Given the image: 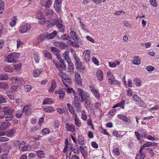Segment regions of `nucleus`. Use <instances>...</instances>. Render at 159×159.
I'll use <instances>...</instances> for the list:
<instances>
[{"instance_id":"nucleus-1","label":"nucleus","mask_w":159,"mask_h":159,"mask_svg":"<svg viewBox=\"0 0 159 159\" xmlns=\"http://www.w3.org/2000/svg\"><path fill=\"white\" fill-rule=\"evenodd\" d=\"M77 93L81 98V102H83L84 100H86L87 98L89 97L88 93L80 88H78L77 90Z\"/></svg>"},{"instance_id":"nucleus-2","label":"nucleus","mask_w":159,"mask_h":159,"mask_svg":"<svg viewBox=\"0 0 159 159\" xmlns=\"http://www.w3.org/2000/svg\"><path fill=\"white\" fill-rule=\"evenodd\" d=\"M20 56L19 53L13 52L8 55L7 58V61L8 63H12L15 61Z\"/></svg>"},{"instance_id":"nucleus-3","label":"nucleus","mask_w":159,"mask_h":159,"mask_svg":"<svg viewBox=\"0 0 159 159\" xmlns=\"http://www.w3.org/2000/svg\"><path fill=\"white\" fill-rule=\"evenodd\" d=\"M56 26L59 32L63 33L65 30V26L62 24V20L60 19H55Z\"/></svg>"},{"instance_id":"nucleus-4","label":"nucleus","mask_w":159,"mask_h":159,"mask_svg":"<svg viewBox=\"0 0 159 159\" xmlns=\"http://www.w3.org/2000/svg\"><path fill=\"white\" fill-rule=\"evenodd\" d=\"M69 43L70 44L71 46L73 47L79 48L80 45H83V44L82 41L79 39H77L74 40V41H69Z\"/></svg>"},{"instance_id":"nucleus-5","label":"nucleus","mask_w":159,"mask_h":159,"mask_svg":"<svg viewBox=\"0 0 159 159\" xmlns=\"http://www.w3.org/2000/svg\"><path fill=\"white\" fill-rule=\"evenodd\" d=\"M90 51L89 50H86L84 51L83 55V61L86 62L90 61Z\"/></svg>"},{"instance_id":"nucleus-6","label":"nucleus","mask_w":159,"mask_h":159,"mask_svg":"<svg viewBox=\"0 0 159 159\" xmlns=\"http://www.w3.org/2000/svg\"><path fill=\"white\" fill-rule=\"evenodd\" d=\"M2 111L6 115H13L12 113L14 112V110L10 108L9 107L4 106L2 108Z\"/></svg>"},{"instance_id":"nucleus-7","label":"nucleus","mask_w":159,"mask_h":159,"mask_svg":"<svg viewBox=\"0 0 159 159\" xmlns=\"http://www.w3.org/2000/svg\"><path fill=\"white\" fill-rule=\"evenodd\" d=\"M30 28L31 27L30 25H24L20 27L19 29V32L21 34L24 33L29 31Z\"/></svg>"},{"instance_id":"nucleus-8","label":"nucleus","mask_w":159,"mask_h":159,"mask_svg":"<svg viewBox=\"0 0 159 159\" xmlns=\"http://www.w3.org/2000/svg\"><path fill=\"white\" fill-rule=\"evenodd\" d=\"M75 79L76 84L80 86H81L82 82V79L80 74L77 72L75 73Z\"/></svg>"},{"instance_id":"nucleus-9","label":"nucleus","mask_w":159,"mask_h":159,"mask_svg":"<svg viewBox=\"0 0 159 159\" xmlns=\"http://www.w3.org/2000/svg\"><path fill=\"white\" fill-rule=\"evenodd\" d=\"M66 130L68 131L74 132L75 131V125L71 124H67L65 126Z\"/></svg>"},{"instance_id":"nucleus-10","label":"nucleus","mask_w":159,"mask_h":159,"mask_svg":"<svg viewBox=\"0 0 159 159\" xmlns=\"http://www.w3.org/2000/svg\"><path fill=\"white\" fill-rule=\"evenodd\" d=\"M47 37V35L46 33L40 34L38 37L37 43L39 44L41 42L44 40Z\"/></svg>"},{"instance_id":"nucleus-11","label":"nucleus","mask_w":159,"mask_h":159,"mask_svg":"<svg viewBox=\"0 0 159 159\" xmlns=\"http://www.w3.org/2000/svg\"><path fill=\"white\" fill-rule=\"evenodd\" d=\"M108 82L110 85L113 84L120 85V83L117 80H115V78L114 76H112V78L108 79Z\"/></svg>"},{"instance_id":"nucleus-12","label":"nucleus","mask_w":159,"mask_h":159,"mask_svg":"<svg viewBox=\"0 0 159 159\" xmlns=\"http://www.w3.org/2000/svg\"><path fill=\"white\" fill-rule=\"evenodd\" d=\"M89 88L91 91L94 95L97 98H100V96L99 92L97 91V90L95 89V88L92 86H90Z\"/></svg>"},{"instance_id":"nucleus-13","label":"nucleus","mask_w":159,"mask_h":159,"mask_svg":"<svg viewBox=\"0 0 159 159\" xmlns=\"http://www.w3.org/2000/svg\"><path fill=\"white\" fill-rule=\"evenodd\" d=\"M125 101L124 100H122L120 102L116 104L112 108H116L118 107H120L123 109H125Z\"/></svg>"},{"instance_id":"nucleus-14","label":"nucleus","mask_w":159,"mask_h":159,"mask_svg":"<svg viewBox=\"0 0 159 159\" xmlns=\"http://www.w3.org/2000/svg\"><path fill=\"white\" fill-rule=\"evenodd\" d=\"M117 116L118 118L121 119L124 121L127 122L129 123L131 122L130 120L128 118V117L125 115L119 114L117 115Z\"/></svg>"},{"instance_id":"nucleus-15","label":"nucleus","mask_w":159,"mask_h":159,"mask_svg":"<svg viewBox=\"0 0 159 159\" xmlns=\"http://www.w3.org/2000/svg\"><path fill=\"white\" fill-rule=\"evenodd\" d=\"M13 81H14V82L16 84H25V82L24 81L23 79L19 77H14L12 79Z\"/></svg>"},{"instance_id":"nucleus-16","label":"nucleus","mask_w":159,"mask_h":159,"mask_svg":"<svg viewBox=\"0 0 159 159\" xmlns=\"http://www.w3.org/2000/svg\"><path fill=\"white\" fill-rule=\"evenodd\" d=\"M10 123L9 122H3L2 124L0 125V130H4L7 129L8 126H10Z\"/></svg>"},{"instance_id":"nucleus-17","label":"nucleus","mask_w":159,"mask_h":159,"mask_svg":"<svg viewBox=\"0 0 159 159\" xmlns=\"http://www.w3.org/2000/svg\"><path fill=\"white\" fill-rule=\"evenodd\" d=\"M56 86L57 85L55 80L54 79L52 80L51 82V86L48 90L49 92L51 93L53 92L55 90Z\"/></svg>"},{"instance_id":"nucleus-18","label":"nucleus","mask_w":159,"mask_h":159,"mask_svg":"<svg viewBox=\"0 0 159 159\" xmlns=\"http://www.w3.org/2000/svg\"><path fill=\"white\" fill-rule=\"evenodd\" d=\"M96 75L98 80L101 81L103 80V74L101 70H97Z\"/></svg>"},{"instance_id":"nucleus-19","label":"nucleus","mask_w":159,"mask_h":159,"mask_svg":"<svg viewBox=\"0 0 159 159\" xmlns=\"http://www.w3.org/2000/svg\"><path fill=\"white\" fill-rule=\"evenodd\" d=\"M15 132V129H12L7 131L6 132V135L9 137H12L14 136Z\"/></svg>"},{"instance_id":"nucleus-20","label":"nucleus","mask_w":159,"mask_h":159,"mask_svg":"<svg viewBox=\"0 0 159 159\" xmlns=\"http://www.w3.org/2000/svg\"><path fill=\"white\" fill-rule=\"evenodd\" d=\"M79 148L82 156L86 159L88 157V152L85 149H84V148L80 146Z\"/></svg>"},{"instance_id":"nucleus-21","label":"nucleus","mask_w":159,"mask_h":159,"mask_svg":"<svg viewBox=\"0 0 159 159\" xmlns=\"http://www.w3.org/2000/svg\"><path fill=\"white\" fill-rule=\"evenodd\" d=\"M138 131L140 132L141 138H145L146 137V131L145 129L143 128H140L138 130Z\"/></svg>"},{"instance_id":"nucleus-22","label":"nucleus","mask_w":159,"mask_h":159,"mask_svg":"<svg viewBox=\"0 0 159 159\" xmlns=\"http://www.w3.org/2000/svg\"><path fill=\"white\" fill-rule=\"evenodd\" d=\"M67 63H68V70L69 72L73 71L74 68V66L73 63L70 61H67Z\"/></svg>"},{"instance_id":"nucleus-23","label":"nucleus","mask_w":159,"mask_h":159,"mask_svg":"<svg viewBox=\"0 0 159 159\" xmlns=\"http://www.w3.org/2000/svg\"><path fill=\"white\" fill-rule=\"evenodd\" d=\"M53 102V100L51 98H45L44 99L43 104V105L50 104Z\"/></svg>"},{"instance_id":"nucleus-24","label":"nucleus","mask_w":159,"mask_h":159,"mask_svg":"<svg viewBox=\"0 0 159 159\" xmlns=\"http://www.w3.org/2000/svg\"><path fill=\"white\" fill-rule=\"evenodd\" d=\"M57 34V32L56 30L54 31L52 33L50 34L47 33V38L48 39H52Z\"/></svg>"},{"instance_id":"nucleus-25","label":"nucleus","mask_w":159,"mask_h":159,"mask_svg":"<svg viewBox=\"0 0 159 159\" xmlns=\"http://www.w3.org/2000/svg\"><path fill=\"white\" fill-rule=\"evenodd\" d=\"M78 141L79 143L81 145L85 144L84 143V139L81 135H79L78 137Z\"/></svg>"},{"instance_id":"nucleus-26","label":"nucleus","mask_w":159,"mask_h":159,"mask_svg":"<svg viewBox=\"0 0 159 159\" xmlns=\"http://www.w3.org/2000/svg\"><path fill=\"white\" fill-rule=\"evenodd\" d=\"M74 104L75 105V108L76 110L78 112H80L81 111V104L79 102H74Z\"/></svg>"},{"instance_id":"nucleus-27","label":"nucleus","mask_w":159,"mask_h":159,"mask_svg":"<svg viewBox=\"0 0 159 159\" xmlns=\"http://www.w3.org/2000/svg\"><path fill=\"white\" fill-rule=\"evenodd\" d=\"M43 69H40L39 70L35 69L33 72L34 76L35 77H38L40 74L42 72Z\"/></svg>"},{"instance_id":"nucleus-28","label":"nucleus","mask_w":159,"mask_h":159,"mask_svg":"<svg viewBox=\"0 0 159 159\" xmlns=\"http://www.w3.org/2000/svg\"><path fill=\"white\" fill-rule=\"evenodd\" d=\"M75 65L76 66V68L78 70L81 69L83 70L84 69V67H82V64L81 61L75 63Z\"/></svg>"},{"instance_id":"nucleus-29","label":"nucleus","mask_w":159,"mask_h":159,"mask_svg":"<svg viewBox=\"0 0 159 159\" xmlns=\"http://www.w3.org/2000/svg\"><path fill=\"white\" fill-rule=\"evenodd\" d=\"M140 63V61L138 56L134 57V60L132 61V63L134 65H139Z\"/></svg>"},{"instance_id":"nucleus-30","label":"nucleus","mask_w":159,"mask_h":159,"mask_svg":"<svg viewBox=\"0 0 159 159\" xmlns=\"http://www.w3.org/2000/svg\"><path fill=\"white\" fill-rule=\"evenodd\" d=\"M67 108L69 111L70 112L72 115H74L75 114L74 110L72 106L69 103L67 104Z\"/></svg>"},{"instance_id":"nucleus-31","label":"nucleus","mask_w":159,"mask_h":159,"mask_svg":"<svg viewBox=\"0 0 159 159\" xmlns=\"http://www.w3.org/2000/svg\"><path fill=\"white\" fill-rule=\"evenodd\" d=\"M74 120H75V124L76 126L78 127H80L81 125L80 120L77 116L76 114L75 115V117L74 118Z\"/></svg>"},{"instance_id":"nucleus-32","label":"nucleus","mask_w":159,"mask_h":159,"mask_svg":"<svg viewBox=\"0 0 159 159\" xmlns=\"http://www.w3.org/2000/svg\"><path fill=\"white\" fill-rule=\"evenodd\" d=\"M134 98V101L138 103H140L142 101L141 98L136 94H134L133 95Z\"/></svg>"},{"instance_id":"nucleus-33","label":"nucleus","mask_w":159,"mask_h":159,"mask_svg":"<svg viewBox=\"0 0 159 159\" xmlns=\"http://www.w3.org/2000/svg\"><path fill=\"white\" fill-rule=\"evenodd\" d=\"M146 153L143 152L142 153L138 154L135 157V159H144L145 157Z\"/></svg>"},{"instance_id":"nucleus-34","label":"nucleus","mask_w":159,"mask_h":159,"mask_svg":"<svg viewBox=\"0 0 159 159\" xmlns=\"http://www.w3.org/2000/svg\"><path fill=\"white\" fill-rule=\"evenodd\" d=\"M5 3L2 1H0V14L3 12L5 8Z\"/></svg>"},{"instance_id":"nucleus-35","label":"nucleus","mask_w":159,"mask_h":159,"mask_svg":"<svg viewBox=\"0 0 159 159\" xmlns=\"http://www.w3.org/2000/svg\"><path fill=\"white\" fill-rule=\"evenodd\" d=\"M144 144L146 147L151 146H157V143L152 142H147Z\"/></svg>"},{"instance_id":"nucleus-36","label":"nucleus","mask_w":159,"mask_h":159,"mask_svg":"<svg viewBox=\"0 0 159 159\" xmlns=\"http://www.w3.org/2000/svg\"><path fill=\"white\" fill-rule=\"evenodd\" d=\"M36 18L38 19H43L44 18L43 12L41 11H39L37 12L36 15Z\"/></svg>"},{"instance_id":"nucleus-37","label":"nucleus","mask_w":159,"mask_h":159,"mask_svg":"<svg viewBox=\"0 0 159 159\" xmlns=\"http://www.w3.org/2000/svg\"><path fill=\"white\" fill-rule=\"evenodd\" d=\"M44 53V56L48 59H51L52 57L51 53L47 50H44L43 51Z\"/></svg>"},{"instance_id":"nucleus-38","label":"nucleus","mask_w":159,"mask_h":159,"mask_svg":"<svg viewBox=\"0 0 159 159\" xmlns=\"http://www.w3.org/2000/svg\"><path fill=\"white\" fill-rule=\"evenodd\" d=\"M4 69L6 72L10 73L12 72L13 70L12 67L9 66H6L4 67Z\"/></svg>"},{"instance_id":"nucleus-39","label":"nucleus","mask_w":159,"mask_h":159,"mask_svg":"<svg viewBox=\"0 0 159 159\" xmlns=\"http://www.w3.org/2000/svg\"><path fill=\"white\" fill-rule=\"evenodd\" d=\"M54 7L57 13H59L61 10V5L56 4V3H54Z\"/></svg>"},{"instance_id":"nucleus-40","label":"nucleus","mask_w":159,"mask_h":159,"mask_svg":"<svg viewBox=\"0 0 159 159\" xmlns=\"http://www.w3.org/2000/svg\"><path fill=\"white\" fill-rule=\"evenodd\" d=\"M36 154L38 157L40 158L44 157L45 154L41 150H38L36 152Z\"/></svg>"},{"instance_id":"nucleus-41","label":"nucleus","mask_w":159,"mask_h":159,"mask_svg":"<svg viewBox=\"0 0 159 159\" xmlns=\"http://www.w3.org/2000/svg\"><path fill=\"white\" fill-rule=\"evenodd\" d=\"M59 62L61 63V64H59L60 69L61 68H65L66 67V66H65L64 64V62L63 60L61 59H60L59 60Z\"/></svg>"},{"instance_id":"nucleus-42","label":"nucleus","mask_w":159,"mask_h":159,"mask_svg":"<svg viewBox=\"0 0 159 159\" xmlns=\"http://www.w3.org/2000/svg\"><path fill=\"white\" fill-rule=\"evenodd\" d=\"M43 109L47 112H52L54 111L53 109L51 107H45Z\"/></svg>"},{"instance_id":"nucleus-43","label":"nucleus","mask_w":159,"mask_h":159,"mask_svg":"<svg viewBox=\"0 0 159 159\" xmlns=\"http://www.w3.org/2000/svg\"><path fill=\"white\" fill-rule=\"evenodd\" d=\"M39 54L36 52H34V58L37 63H39Z\"/></svg>"},{"instance_id":"nucleus-44","label":"nucleus","mask_w":159,"mask_h":159,"mask_svg":"<svg viewBox=\"0 0 159 159\" xmlns=\"http://www.w3.org/2000/svg\"><path fill=\"white\" fill-rule=\"evenodd\" d=\"M69 149H71L75 153L77 154L79 152V149L77 146H76V148H73V147H71Z\"/></svg>"},{"instance_id":"nucleus-45","label":"nucleus","mask_w":159,"mask_h":159,"mask_svg":"<svg viewBox=\"0 0 159 159\" xmlns=\"http://www.w3.org/2000/svg\"><path fill=\"white\" fill-rule=\"evenodd\" d=\"M23 112L21 110H19L16 111L15 116L17 118H20L22 115Z\"/></svg>"},{"instance_id":"nucleus-46","label":"nucleus","mask_w":159,"mask_h":159,"mask_svg":"<svg viewBox=\"0 0 159 159\" xmlns=\"http://www.w3.org/2000/svg\"><path fill=\"white\" fill-rule=\"evenodd\" d=\"M50 133V130L48 128H44L41 131V133L43 135L48 134Z\"/></svg>"},{"instance_id":"nucleus-47","label":"nucleus","mask_w":159,"mask_h":159,"mask_svg":"<svg viewBox=\"0 0 159 159\" xmlns=\"http://www.w3.org/2000/svg\"><path fill=\"white\" fill-rule=\"evenodd\" d=\"M69 52L68 51H66L65 52V53L62 55L63 57L65 59V60L67 61H69L68 60L69 59V57L68 56Z\"/></svg>"},{"instance_id":"nucleus-48","label":"nucleus","mask_w":159,"mask_h":159,"mask_svg":"<svg viewBox=\"0 0 159 159\" xmlns=\"http://www.w3.org/2000/svg\"><path fill=\"white\" fill-rule=\"evenodd\" d=\"M70 34L74 40L77 39L78 37L76 33L74 31H71L70 33Z\"/></svg>"},{"instance_id":"nucleus-49","label":"nucleus","mask_w":159,"mask_h":159,"mask_svg":"<svg viewBox=\"0 0 159 159\" xmlns=\"http://www.w3.org/2000/svg\"><path fill=\"white\" fill-rule=\"evenodd\" d=\"M16 18L15 16L11 20L10 23V25L11 27H13L15 25L16 23Z\"/></svg>"},{"instance_id":"nucleus-50","label":"nucleus","mask_w":159,"mask_h":159,"mask_svg":"<svg viewBox=\"0 0 159 159\" xmlns=\"http://www.w3.org/2000/svg\"><path fill=\"white\" fill-rule=\"evenodd\" d=\"M47 15L49 17L52 16L53 13V10L52 9H50L47 10L45 11Z\"/></svg>"},{"instance_id":"nucleus-51","label":"nucleus","mask_w":159,"mask_h":159,"mask_svg":"<svg viewBox=\"0 0 159 159\" xmlns=\"http://www.w3.org/2000/svg\"><path fill=\"white\" fill-rule=\"evenodd\" d=\"M16 103L19 106H22L23 105V102L22 100L21 99L17 98L16 100Z\"/></svg>"},{"instance_id":"nucleus-52","label":"nucleus","mask_w":159,"mask_h":159,"mask_svg":"<svg viewBox=\"0 0 159 159\" xmlns=\"http://www.w3.org/2000/svg\"><path fill=\"white\" fill-rule=\"evenodd\" d=\"M69 38V36L67 34H62L61 37V39L63 40H68V38Z\"/></svg>"},{"instance_id":"nucleus-53","label":"nucleus","mask_w":159,"mask_h":159,"mask_svg":"<svg viewBox=\"0 0 159 159\" xmlns=\"http://www.w3.org/2000/svg\"><path fill=\"white\" fill-rule=\"evenodd\" d=\"M51 50L52 52L58 53L60 52V50L57 49L56 47H51Z\"/></svg>"},{"instance_id":"nucleus-54","label":"nucleus","mask_w":159,"mask_h":159,"mask_svg":"<svg viewBox=\"0 0 159 159\" xmlns=\"http://www.w3.org/2000/svg\"><path fill=\"white\" fill-rule=\"evenodd\" d=\"M81 118L83 120H84L87 119V116L85 110H83L82 112Z\"/></svg>"},{"instance_id":"nucleus-55","label":"nucleus","mask_w":159,"mask_h":159,"mask_svg":"<svg viewBox=\"0 0 159 159\" xmlns=\"http://www.w3.org/2000/svg\"><path fill=\"white\" fill-rule=\"evenodd\" d=\"M134 81L135 82V84L136 86L138 87L140 86L141 85V83L139 79L136 78L134 79Z\"/></svg>"},{"instance_id":"nucleus-56","label":"nucleus","mask_w":159,"mask_h":159,"mask_svg":"<svg viewBox=\"0 0 159 159\" xmlns=\"http://www.w3.org/2000/svg\"><path fill=\"white\" fill-rule=\"evenodd\" d=\"M52 0H48L45 4V7L46 8H49L52 4Z\"/></svg>"},{"instance_id":"nucleus-57","label":"nucleus","mask_w":159,"mask_h":159,"mask_svg":"<svg viewBox=\"0 0 159 159\" xmlns=\"http://www.w3.org/2000/svg\"><path fill=\"white\" fill-rule=\"evenodd\" d=\"M0 88L1 89H7L8 88V84L6 83L0 82Z\"/></svg>"},{"instance_id":"nucleus-58","label":"nucleus","mask_w":159,"mask_h":159,"mask_svg":"<svg viewBox=\"0 0 159 159\" xmlns=\"http://www.w3.org/2000/svg\"><path fill=\"white\" fill-rule=\"evenodd\" d=\"M150 3L151 5L154 7H156L157 5L156 1V0H149Z\"/></svg>"},{"instance_id":"nucleus-59","label":"nucleus","mask_w":159,"mask_h":159,"mask_svg":"<svg viewBox=\"0 0 159 159\" xmlns=\"http://www.w3.org/2000/svg\"><path fill=\"white\" fill-rule=\"evenodd\" d=\"M9 78L8 76L7 75H0V80H6L8 79Z\"/></svg>"},{"instance_id":"nucleus-60","label":"nucleus","mask_w":159,"mask_h":159,"mask_svg":"<svg viewBox=\"0 0 159 159\" xmlns=\"http://www.w3.org/2000/svg\"><path fill=\"white\" fill-rule=\"evenodd\" d=\"M15 69L16 70L19 69L21 66V64L20 63H15L13 65Z\"/></svg>"},{"instance_id":"nucleus-61","label":"nucleus","mask_w":159,"mask_h":159,"mask_svg":"<svg viewBox=\"0 0 159 159\" xmlns=\"http://www.w3.org/2000/svg\"><path fill=\"white\" fill-rule=\"evenodd\" d=\"M134 133L138 140H139L140 142L141 143V138H140V137L141 136L140 133L137 131H135Z\"/></svg>"},{"instance_id":"nucleus-62","label":"nucleus","mask_w":159,"mask_h":159,"mask_svg":"<svg viewBox=\"0 0 159 159\" xmlns=\"http://www.w3.org/2000/svg\"><path fill=\"white\" fill-rule=\"evenodd\" d=\"M113 152L116 155L118 156L120 155V153L119 151V148H117L114 149L113 150Z\"/></svg>"},{"instance_id":"nucleus-63","label":"nucleus","mask_w":159,"mask_h":159,"mask_svg":"<svg viewBox=\"0 0 159 159\" xmlns=\"http://www.w3.org/2000/svg\"><path fill=\"white\" fill-rule=\"evenodd\" d=\"M73 56L75 63L80 61V58L77 56L76 53H74L73 55Z\"/></svg>"},{"instance_id":"nucleus-64","label":"nucleus","mask_w":159,"mask_h":159,"mask_svg":"<svg viewBox=\"0 0 159 159\" xmlns=\"http://www.w3.org/2000/svg\"><path fill=\"white\" fill-rule=\"evenodd\" d=\"M127 95L128 96H130L132 95L133 94L132 90L130 89H129L127 90Z\"/></svg>"}]
</instances>
